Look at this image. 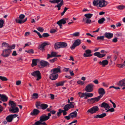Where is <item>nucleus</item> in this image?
Masks as SVG:
<instances>
[{
    "instance_id": "obj_1",
    "label": "nucleus",
    "mask_w": 125,
    "mask_h": 125,
    "mask_svg": "<svg viewBox=\"0 0 125 125\" xmlns=\"http://www.w3.org/2000/svg\"><path fill=\"white\" fill-rule=\"evenodd\" d=\"M9 105L11 106L9 110L11 113H15L19 112V108L16 107V104L14 101L10 100L9 101Z\"/></svg>"
},
{
    "instance_id": "obj_2",
    "label": "nucleus",
    "mask_w": 125,
    "mask_h": 125,
    "mask_svg": "<svg viewBox=\"0 0 125 125\" xmlns=\"http://www.w3.org/2000/svg\"><path fill=\"white\" fill-rule=\"evenodd\" d=\"M25 17V16L23 14L20 15L19 18H17L15 20L16 22L17 23H19L21 24V23H23L25 22L27 20V18H26L25 19L23 20Z\"/></svg>"
},
{
    "instance_id": "obj_3",
    "label": "nucleus",
    "mask_w": 125,
    "mask_h": 125,
    "mask_svg": "<svg viewBox=\"0 0 125 125\" xmlns=\"http://www.w3.org/2000/svg\"><path fill=\"white\" fill-rule=\"evenodd\" d=\"M99 109L98 107L97 106H94L90 109H88L87 112L86 114H93L96 113Z\"/></svg>"
},
{
    "instance_id": "obj_4",
    "label": "nucleus",
    "mask_w": 125,
    "mask_h": 125,
    "mask_svg": "<svg viewBox=\"0 0 125 125\" xmlns=\"http://www.w3.org/2000/svg\"><path fill=\"white\" fill-rule=\"evenodd\" d=\"M102 97V96L99 95L95 97L89 99L87 100V102L90 104H92L98 101Z\"/></svg>"
},
{
    "instance_id": "obj_5",
    "label": "nucleus",
    "mask_w": 125,
    "mask_h": 125,
    "mask_svg": "<svg viewBox=\"0 0 125 125\" xmlns=\"http://www.w3.org/2000/svg\"><path fill=\"white\" fill-rule=\"evenodd\" d=\"M31 75L35 77H37V81H39L41 79V74L39 71H35L31 73Z\"/></svg>"
},
{
    "instance_id": "obj_6",
    "label": "nucleus",
    "mask_w": 125,
    "mask_h": 125,
    "mask_svg": "<svg viewBox=\"0 0 125 125\" xmlns=\"http://www.w3.org/2000/svg\"><path fill=\"white\" fill-rule=\"evenodd\" d=\"M11 52V50L10 49H5L3 50L1 55L4 57H8L10 55Z\"/></svg>"
},
{
    "instance_id": "obj_7",
    "label": "nucleus",
    "mask_w": 125,
    "mask_h": 125,
    "mask_svg": "<svg viewBox=\"0 0 125 125\" xmlns=\"http://www.w3.org/2000/svg\"><path fill=\"white\" fill-rule=\"evenodd\" d=\"M51 115L50 113L48 114V115L46 116L45 114L42 115L40 117V121L42 122H44L47 121L50 118V117Z\"/></svg>"
},
{
    "instance_id": "obj_8",
    "label": "nucleus",
    "mask_w": 125,
    "mask_h": 125,
    "mask_svg": "<svg viewBox=\"0 0 125 125\" xmlns=\"http://www.w3.org/2000/svg\"><path fill=\"white\" fill-rule=\"evenodd\" d=\"M94 86V85L92 83L88 84L85 87V91L87 92H92L93 90V87Z\"/></svg>"
},
{
    "instance_id": "obj_9",
    "label": "nucleus",
    "mask_w": 125,
    "mask_h": 125,
    "mask_svg": "<svg viewBox=\"0 0 125 125\" xmlns=\"http://www.w3.org/2000/svg\"><path fill=\"white\" fill-rule=\"evenodd\" d=\"M81 43V41L80 40L77 39L75 40L70 47L71 49H74L76 47L79 45Z\"/></svg>"
},
{
    "instance_id": "obj_10",
    "label": "nucleus",
    "mask_w": 125,
    "mask_h": 125,
    "mask_svg": "<svg viewBox=\"0 0 125 125\" xmlns=\"http://www.w3.org/2000/svg\"><path fill=\"white\" fill-rule=\"evenodd\" d=\"M108 2L104 0H99V6L101 8L105 7L107 5Z\"/></svg>"
},
{
    "instance_id": "obj_11",
    "label": "nucleus",
    "mask_w": 125,
    "mask_h": 125,
    "mask_svg": "<svg viewBox=\"0 0 125 125\" xmlns=\"http://www.w3.org/2000/svg\"><path fill=\"white\" fill-rule=\"evenodd\" d=\"M61 67L59 66L57 68H54L52 69L51 71V73L57 74L61 73Z\"/></svg>"
},
{
    "instance_id": "obj_12",
    "label": "nucleus",
    "mask_w": 125,
    "mask_h": 125,
    "mask_svg": "<svg viewBox=\"0 0 125 125\" xmlns=\"http://www.w3.org/2000/svg\"><path fill=\"white\" fill-rule=\"evenodd\" d=\"M66 23V22L65 21L64 19H62L58 21L56 23L60 26V28L61 29L62 28V24H65Z\"/></svg>"
},
{
    "instance_id": "obj_13",
    "label": "nucleus",
    "mask_w": 125,
    "mask_h": 125,
    "mask_svg": "<svg viewBox=\"0 0 125 125\" xmlns=\"http://www.w3.org/2000/svg\"><path fill=\"white\" fill-rule=\"evenodd\" d=\"M58 76V75L57 73H52L49 76L50 78L52 80H55L57 79Z\"/></svg>"
},
{
    "instance_id": "obj_14",
    "label": "nucleus",
    "mask_w": 125,
    "mask_h": 125,
    "mask_svg": "<svg viewBox=\"0 0 125 125\" xmlns=\"http://www.w3.org/2000/svg\"><path fill=\"white\" fill-rule=\"evenodd\" d=\"M49 45L48 42H44L42 43L41 45L39 46L38 49L42 51L44 50V47L46 46Z\"/></svg>"
},
{
    "instance_id": "obj_15",
    "label": "nucleus",
    "mask_w": 125,
    "mask_h": 125,
    "mask_svg": "<svg viewBox=\"0 0 125 125\" xmlns=\"http://www.w3.org/2000/svg\"><path fill=\"white\" fill-rule=\"evenodd\" d=\"M85 52L86 53H84L83 55V56L85 57H90L92 56V54H90L92 52L89 49H88L86 50L85 51Z\"/></svg>"
},
{
    "instance_id": "obj_16",
    "label": "nucleus",
    "mask_w": 125,
    "mask_h": 125,
    "mask_svg": "<svg viewBox=\"0 0 125 125\" xmlns=\"http://www.w3.org/2000/svg\"><path fill=\"white\" fill-rule=\"evenodd\" d=\"M74 105L72 104H67L63 107L64 110L68 111L70 109L73 108Z\"/></svg>"
},
{
    "instance_id": "obj_17",
    "label": "nucleus",
    "mask_w": 125,
    "mask_h": 125,
    "mask_svg": "<svg viewBox=\"0 0 125 125\" xmlns=\"http://www.w3.org/2000/svg\"><path fill=\"white\" fill-rule=\"evenodd\" d=\"M40 63L41 65L43 67L48 66H49L50 64L48 62L43 60H42L40 62Z\"/></svg>"
},
{
    "instance_id": "obj_18",
    "label": "nucleus",
    "mask_w": 125,
    "mask_h": 125,
    "mask_svg": "<svg viewBox=\"0 0 125 125\" xmlns=\"http://www.w3.org/2000/svg\"><path fill=\"white\" fill-rule=\"evenodd\" d=\"M108 61L107 60H103L102 61H100L98 63L100 65H101L103 67H104L108 64Z\"/></svg>"
},
{
    "instance_id": "obj_19",
    "label": "nucleus",
    "mask_w": 125,
    "mask_h": 125,
    "mask_svg": "<svg viewBox=\"0 0 125 125\" xmlns=\"http://www.w3.org/2000/svg\"><path fill=\"white\" fill-rule=\"evenodd\" d=\"M100 106L101 107L104 108L106 110H107L110 108L108 104L104 102H103L100 105Z\"/></svg>"
},
{
    "instance_id": "obj_20",
    "label": "nucleus",
    "mask_w": 125,
    "mask_h": 125,
    "mask_svg": "<svg viewBox=\"0 0 125 125\" xmlns=\"http://www.w3.org/2000/svg\"><path fill=\"white\" fill-rule=\"evenodd\" d=\"M40 113V111L36 109H34L31 113V115L32 116H36L38 115Z\"/></svg>"
},
{
    "instance_id": "obj_21",
    "label": "nucleus",
    "mask_w": 125,
    "mask_h": 125,
    "mask_svg": "<svg viewBox=\"0 0 125 125\" xmlns=\"http://www.w3.org/2000/svg\"><path fill=\"white\" fill-rule=\"evenodd\" d=\"M98 92L100 95L102 96L105 93L104 90L103 88H99L98 90Z\"/></svg>"
},
{
    "instance_id": "obj_22",
    "label": "nucleus",
    "mask_w": 125,
    "mask_h": 125,
    "mask_svg": "<svg viewBox=\"0 0 125 125\" xmlns=\"http://www.w3.org/2000/svg\"><path fill=\"white\" fill-rule=\"evenodd\" d=\"M106 115V114L105 113H103L101 115H97L94 116V118H102L105 117Z\"/></svg>"
},
{
    "instance_id": "obj_23",
    "label": "nucleus",
    "mask_w": 125,
    "mask_h": 125,
    "mask_svg": "<svg viewBox=\"0 0 125 125\" xmlns=\"http://www.w3.org/2000/svg\"><path fill=\"white\" fill-rule=\"evenodd\" d=\"M94 55L100 58L103 57L105 56V54H100L99 52H98L94 53Z\"/></svg>"
},
{
    "instance_id": "obj_24",
    "label": "nucleus",
    "mask_w": 125,
    "mask_h": 125,
    "mask_svg": "<svg viewBox=\"0 0 125 125\" xmlns=\"http://www.w3.org/2000/svg\"><path fill=\"white\" fill-rule=\"evenodd\" d=\"M8 98L6 95L2 94L0 98V100L3 102H6L8 100Z\"/></svg>"
},
{
    "instance_id": "obj_25",
    "label": "nucleus",
    "mask_w": 125,
    "mask_h": 125,
    "mask_svg": "<svg viewBox=\"0 0 125 125\" xmlns=\"http://www.w3.org/2000/svg\"><path fill=\"white\" fill-rule=\"evenodd\" d=\"M60 42H57L55 43L54 46V48L56 50L61 48Z\"/></svg>"
},
{
    "instance_id": "obj_26",
    "label": "nucleus",
    "mask_w": 125,
    "mask_h": 125,
    "mask_svg": "<svg viewBox=\"0 0 125 125\" xmlns=\"http://www.w3.org/2000/svg\"><path fill=\"white\" fill-rule=\"evenodd\" d=\"M105 37L108 39H110L112 38L113 35V34L109 33H105L104 34Z\"/></svg>"
},
{
    "instance_id": "obj_27",
    "label": "nucleus",
    "mask_w": 125,
    "mask_h": 125,
    "mask_svg": "<svg viewBox=\"0 0 125 125\" xmlns=\"http://www.w3.org/2000/svg\"><path fill=\"white\" fill-rule=\"evenodd\" d=\"M12 115H9L6 118V119L8 122H10L13 119Z\"/></svg>"
},
{
    "instance_id": "obj_28",
    "label": "nucleus",
    "mask_w": 125,
    "mask_h": 125,
    "mask_svg": "<svg viewBox=\"0 0 125 125\" xmlns=\"http://www.w3.org/2000/svg\"><path fill=\"white\" fill-rule=\"evenodd\" d=\"M61 48H65L66 47L67 44L65 42H60Z\"/></svg>"
},
{
    "instance_id": "obj_29",
    "label": "nucleus",
    "mask_w": 125,
    "mask_h": 125,
    "mask_svg": "<svg viewBox=\"0 0 125 125\" xmlns=\"http://www.w3.org/2000/svg\"><path fill=\"white\" fill-rule=\"evenodd\" d=\"M77 113L76 111H74L70 114L71 118H73L75 117L77 115Z\"/></svg>"
},
{
    "instance_id": "obj_30",
    "label": "nucleus",
    "mask_w": 125,
    "mask_h": 125,
    "mask_svg": "<svg viewBox=\"0 0 125 125\" xmlns=\"http://www.w3.org/2000/svg\"><path fill=\"white\" fill-rule=\"evenodd\" d=\"M66 82V81L62 82H60L58 83H56L55 84L57 87L59 86H62L63 85L64 83Z\"/></svg>"
},
{
    "instance_id": "obj_31",
    "label": "nucleus",
    "mask_w": 125,
    "mask_h": 125,
    "mask_svg": "<svg viewBox=\"0 0 125 125\" xmlns=\"http://www.w3.org/2000/svg\"><path fill=\"white\" fill-rule=\"evenodd\" d=\"M48 106L47 104H41V108L43 110H45L47 108Z\"/></svg>"
},
{
    "instance_id": "obj_32",
    "label": "nucleus",
    "mask_w": 125,
    "mask_h": 125,
    "mask_svg": "<svg viewBox=\"0 0 125 125\" xmlns=\"http://www.w3.org/2000/svg\"><path fill=\"white\" fill-rule=\"evenodd\" d=\"M93 14L91 13L86 14L84 15V16L86 18L88 19H90L93 16Z\"/></svg>"
},
{
    "instance_id": "obj_33",
    "label": "nucleus",
    "mask_w": 125,
    "mask_h": 125,
    "mask_svg": "<svg viewBox=\"0 0 125 125\" xmlns=\"http://www.w3.org/2000/svg\"><path fill=\"white\" fill-rule=\"evenodd\" d=\"M119 85L122 86H125V82L124 81L121 80L120 81L118 84Z\"/></svg>"
},
{
    "instance_id": "obj_34",
    "label": "nucleus",
    "mask_w": 125,
    "mask_h": 125,
    "mask_svg": "<svg viewBox=\"0 0 125 125\" xmlns=\"http://www.w3.org/2000/svg\"><path fill=\"white\" fill-rule=\"evenodd\" d=\"M86 93H82L81 92H79L78 93V94L79 95V97L80 98H83L86 96Z\"/></svg>"
},
{
    "instance_id": "obj_35",
    "label": "nucleus",
    "mask_w": 125,
    "mask_h": 125,
    "mask_svg": "<svg viewBox=\"0 0 125 125\" xmlns=\"http://www.w3.org/2000/svg\"><path fill=\"white\" fill-rule=\"evenodd\" d=\"M105 20V19L104 18H102L99 19L98 21V22L100 24H102L104 21Z\"/></svg>"
},
{
    "instance_id": "obj_36",
    "label": "nucleus",
    "mask_w": 125,
    "mask_h": 125,
    "mask_svg": "<svg viewBox=\"0 0 125 125\" xmlns=\"http://www.w3.org/2000/svg\"><path fill=\"white\" fill-rule=\"evenodd\" d=\"M99 0H94L93 2V5L94 6H97L99 5Z\"/></svg>"
},
{
    "instance_id": "obj_37",
    "label": "nucleus",
    "mask_w": 125,
    "mask_h": 125,
    "mask_svg": "<svg viewBox=\"0 0 125 125\" xmlns=\"http://www.w3.org/2000/svg\"><path fill=\"white\" fill-rule=\"evenodd\" d=\"M38 94L37 93H33L32 96V98L34 99H37L38 98Z\"/></svg>"
},
{
    "instance_id": "obj_38",
    "label": "nucleus",
    "mask_w": 125,
    "mask_h": 125,
    "mask_svg": "<svg viewBox=\"0 0 125 125\" xmlns=\"http://www.w3.org/2000/svg\"><path fill=\"white\" fill-rule=\"evenodd\" d=\"M36 108L38 109H40L41 107V104L39 102H36Z\"/></svg>"
},
{
    "instance_id": "obj_39",
    "label": "nucleus",
    "mask_w": 125,
    "mask_h": 125,
    "mask_svg": "<svg viewBox=\"0 0 125 125\" xmlns=\"http://www.w3.org/2000/svg\"><path fill=\"white\" fill-rule=\"evenodd\" d=\"M37 61L36 60L33 59L32 60V63L31 64V66L33 67L37 65Z\"/></svg>"
},
{
    "instance_id": "obj_40",
    "label": "nucleus",
    "mask_w": 125,
    "mask_h": 125,
    "mask_svg": "<svg viewBox=\"0 0 125 125\" xmlns=\"http://www.w3.org/2000/svg\"><path fill=\"white\" fill-rule=\"evenodd\" d=\"M118 9L122 10L125 8V6L123 5H120L117 7Z\"/></svg>"
},
{
    "instance_id": "obj_41",
    "label": "nucleus",
    "mask_w": 125,
    "mask_h": 125,
    "mask_svg": "<svg viewBox=\"0 0 125 125\" xmlns=\"http://www.w3.org/2000/svg\"><path fill=\"white\" fill-rule=\"evenodd\" d=\"M104 36H98L97 37L96 39L98 40H104Z\"/></svg>"
},
{
    "instance_id": "obj_42",
    "label": "nucleus",
    "mask_w": 125,
    "mask_h": 125,
    "mask_svg": "<svg viewBox=\"0 0 125 125\" xmlns=\"http://www.w3.org/2000/svg\"><path fill=\"white\" fill-rule=\"evenodd\" d=\"M0 79L2 81H7L8 79L5 77L0 76Z\"/></svg>"
},
{
    "instance_id": "obj_43",
    "label": "nucleus",
    "mask_w": 125,
    "mask_h": 125,
    "mask_svg": "<svg viewBox=\"0 0 125 125\" xmlns=\"http://www.w3.org/2000/svg\"><path fill=\"white\" fill-rule=\"evenodd\" d=\"M4 23V21L1 19L0 20V28H2L3 26V24Z\"/></svg>"
},
{
    "instance_id": "obj_44",
    "label": "nucleus",
    "mask_w": 125,
    "mask_h": 125,
    "mask_svg": "<svg viewBox=\"0 0 125 125\" xmlns=\"http://www.w3.org/2000/svg\"><path fill=\"white\" fill-rule=\"evenodd\" d=\"M37 29L38 31L41 32H43L44 30V29L41 27H39L37 28Z\"/></svg>"
},
{
    "instance_id": "obj_45",
    "label": "nucleus",
    "mask_w": 125,
    "mask_h": 125,
    "mask_svg": "<svg viewBox=\"0 0 125 125\" xmlns=\"http://www.w3.org/2000/svg\"><path fill=\"white\" fill-rule=\"evenodd\" d=\"M58 112L57 113V115L59 117L60 116L61 114L62 113V110L59 109L58 110Z\"/></svg>"
},
{
    "instance_id": "obj_46",
    "label": "nucleus",
    "mask_w": 125,
    "mask_h": 125,
    "mask_svg": "<svg viewBox=\"0 0 125 125\" xmlns=\"http://www.w3.org/2000/svg\"><path fill=\"white\" fill-rule=\"evenodd\" d=\"M2 46H5V47L8 48V47L9 46V45L7 43L5 42H3L2 44Z\"/></svg>"
},
{
    "instance_id": "obj_47",
    "label": "nucleus",
    "mask_w": 125,
    "mask_h": 125,
    "mask_svg": "<svg viewBox=\"0 0 125 125\" xmlns=\"http://www.w3.org/2000/svg\"><path fill=\"white\" fill-rule=\"evenodd\" d=\"M86 96H88V97H92L93 96V94L91 93H86Z\"/></svg>"
},
{
    "instance_id": "obj_48",
    "label": "nucleus",
    "mask_w": 125,
    "mask_h": 125,
    "mask_svg": "<svg viewBox=\"0 0 125 125\" xmlns=\"http://www.w3.org/2000/svg\"><path fill=\"white\" fill-rule=\"evenodd\" d=\"M79 34L80 33L79 32H76L73 34H72V35L73 36L76 37L79 36Z\"/></svg>"
},
{
    "instance_id": "obj_49",
    "label": "nucleus",
    "mask_w": 125,
    "mask_h": 125,
    "mask_svg": "<svg viewBox=\"0 0 125 125\" xmlns=\"http://www.w3.org/2000/svg\"><path fill=\"white\" fill-rule=\"evenodd\" d=\"M33 32L36 33L40 38L42 37V36L41 34L40 33L38 32L37 31L34 30L33 31Z\"/></svg>"
},
{
    "instance_id": "obj_50",
    "label": "nucleus",
    "mask_w": 125,
    "mask_h": 125,
    "mask_svg": "<svg viewBox=\"0 0 125 125\" xmlns=\"http://www.w3.org/2000/svg\"><path fill=\"white\" fill-rule=\"evenodd\" d=\"M49 35L47 33H44L42 35V37H47L49 36Z\"/></svg>"
},
{
    "instance_id": "obj_51",
    "label": "nucleus",
    "mask_w": 125,
    "mask_h": 125,
    "mask_svg": "<svg viewBox=\"0 0 125 125\" xmlns=\"http://www.w3.org/2000/svg\"><path fill=\"white\" fill-rule=\"evenodd\" d=\"M51 54L53 57H56L57 53L56 52H51Z\"/></svg>"
},
{
    "instance_id": "obj_52",
    "label": "nucleus",
    "mask_w": 125,
    "mask_h": 125,
    "mask_svg": "<svg viewBox=\"0 0 125 125\" xmlns=\"http://www.w3.org/2000/svg\"><path fill=\"white\" fill-rule=\"evenodd\" d=\"M91 20L89 19H87L86 21H85V23L86 24H90L91 23Z\"/></svg>"
},
{
    "instance_id": "obj_53",
    "label": "nucleus",
    "mask_w": 125,
    "mask_h": 125,
    "mask_svg": "<svg viewBox=\"0 0 125 125\" xmlns=\"http://www.w3.org/2000/svg\"><path fill=\"white\" fill-rule=\"evenodd\" d=\"M56 58H54L52 59L49 60V61L50 62L53 63L54 62L56 61Z\"/></svg>"
},
{
    "instance_id": "obj_54",
    "label": "nucleus",
    "mask_w": 125,
    "mask_h": 125,
    "mask_svg": "<svg viewBox=\"0 0 125 125\" xmlns=\"http://www.w3.org/2000/svg\"><path fill=\"white\" fill-rule=\"evenodd\" d=\"M9 46L8 47V48H10V49L11 50V49H14L15 45L14 44L12 45L11 46H10L9 45Z\"/></svg>"
},
{
    "instance_id": "obj_55",
    "label": "nucleus",
    "mask_w": 125,
    "mask_h": 125,
    "mask_svg": "<svg viewBox=\"0 0 125 125\" xmlns=\"http://www.w3.org/2000/svg\"><path fill=\"white\" fill-rule=\"evenodd\" d=\"M41 121H40V119L39 121H37L35 123V124L36 125H41Z\"/></svg>"
},
{
    "instance_id": "obj_56",
    "label": "nucleus",
    "mask_w": 125,
    "mask_h": 125,
    "mask_svg": "<svg viewBox=\"0 0 125 125\" xmlns=\"http://www.w3.org/2000/svg\"><path fill=\"white\" fill-rule=\"evenodd\" d=\"M77 83L78 84H80L81 85H83L84 84V82H82L80 80H79L77 81Z\"/></svg>"
},
{
    "instance_id": "obj_57",
    "label": "nucleus",
    "mask_w": 125,
    "mask_h": 125,
    "mask_svg": "<svg viewBox=\"0 0 125 125\" xmlns=\"http://www.w3.org/2000/svg\"><path fill=\"white\" fill-rule=\"evenodd\" d=\"M114 88L116 89H117H117H120V88H119V87H115V86H110V87H109V88L110 89L111 88Z\"/></svg>"
},
{
    "instance_id": "obj_58",
    "label": "nucleus",
    "mask_w": 125,
    "mask_h": 125,
    "mask_svg": "<svg viewBox=\"0 0 125 125\" xmlns=\"http://www.w3.org/2000/svg\"><path fill=\"white\" fill-rule=\"evenodd\" d=\"M71 118V117L70 115H69L68 116H66L64 117V118L67 120H70V119Z\"/></svg>"
},
{
    "instance_id": "obj_59",
    "label": "nucleus",
    "mask_w": 125,
    "mask_h": 125,
    "mask_svg": "<svg viewBox=\"0 0 125 125\" xmlns=\"http://www.w3.org/2000/svg\"><path fill=\"white\" fill-rule=\"evenodd\" d=\"M47 59H48L51 58L53 57L52 55L51 54H47Z\"/></svg>"
},
{
    "instance_id": "obj_60",
    "label": "nucleus",
    "mask_w": 125,
    "mask_h": 125,
    "mask_svg": "<svg viewBox=\"0 0 125 125\" xmlns=\"http://www.w3.org/2000/svg\"><path fill=\"white\" fill-rule=\"evenodd\" d=\"M67 111L62 110V112L63 113V115L64 116L66 115L67 114V113L66 112Z\"/></svg>"
},
{
    "instance_id": "obj_61",
    "label": "nucleus",
    "mask_w": 125,
    "mask_h": 125,
    "mask_svg": "<svg viewBox=\"0 0 125 125\" xmlns=\"http://www.w3.org/2000/svg\"><path fill=\"white\" fill-rule=\"evenodd\" d=\"M57 31L56 30L54 29L51 30L50 31V32L51 33H53L56 32Z\"/></svg>"
},
{
    "instance_id": "obj_62",
    "label": "nucleus",
    "mask_w": 125,
    "mask_h": 125,
    "mask_svg": "<svg viewBox=\"0 0 125 125\" xmlns=\"http://www.w3.org/2000/svg\"><path fill=\"white\" fill-rule=\"evenodd\" d=\"M21 81L19 80L17 81L16 82V84L17 85H18L21 84Z\"/></svg>"
},
{
    "instance_id": "obj_63",
    "label": "nucleus",
    "mask_w": 125,
    "mask_h": 125,
    "mask_svg": "<svg viewBox=\"0 0 125 125\" xmlns=\"http://www.w3.org/2000/svg\"><path fill=\"white\" fill-rule=\"evenodd\" d=\"M73 71L71 70H69V72L70 75L71 76H73L74 75V74L73 73Z\"/></svg>"
},
{
    "instance_id": "obj_64",
    "label": "nucleus",
    "mask_w": 125,
    "mask_h": 125,
    "mask_svg": "<svg viewBox=\"0 0 125 125\" xmlns=\"http://www.w3.org/2000/svg\"><path fill=\"white\" fill-rule=\"evenodd\" d=\"M30 33L29 32H26L25 33V36H27L30 35Z\"/></svg>"
}]
</instances>
